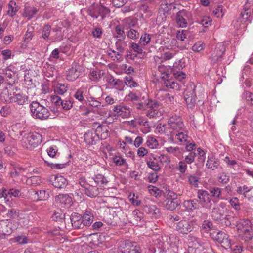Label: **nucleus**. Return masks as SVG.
I'll list each match as a JSON object with an SVG mask.
<instances>
[{"mask_svg":"<svg viewBox=\"0 0 253 253\" xmlns=\"http://www.w3.org/2000/svg\"><path fill=\"white\" fill-rule=\"evenodd\" d=\"M212 219L217 223L228 226L231 225L232 219L234 217L232 211L226 208V204L221 202L213 207L211 212Z\"/></svg>","mask_w":253,"mask_h":253,"instance_id":"f257e3e1","label":"nucleus"},{"mask_svg":"<svg viewBox=\"0 0 253 253\" xmlns=\"http://www.w3.org/2000/svg\"><path fill=\"white\" fill-rule=\"evenodd\" d=\"M29 107L32 116L40 120L47 119L50 115L49 110L38 101H33Z\"/></svg>","mask_w":253,"mask_h":253,"instance_id":"f03ea898","label":"nucleus"},{"mask_svg":"<svg viewBox=\"0 0 253 253\" xmlns=\"http://www.w3.org/2000/svg\"><path fill=\"white\" fill-rule=\"evenodd\" d=\"M169 66H166L164 65H161L158 67V70L161 74V78L164 82V84L167 88L179 90L180 85L173 79H169L170 73L169 69Z\"/></svg>","mask_w":253,"mask_h":253,"instance_id":"7ed1b4c3","label":"nucleus"},{"mask_svg":"<svg viewBox=\"0 0 253 253\" xmlns=\"http://www.w3.org/2000/svg\"><path fill=\"white\" fill-rule=\"evenodd\" d=\"M238 231L241 239L246 244L253 238V227L249 220H242L238 225Z\"/></svg>","mask_w":253,"mask_h":253,"instance_id":"20e7f679","label":"nucleus"},{"mask_svg":"<svg viewBox=\"0 0 253 253\" xmlns=\"http://www.w3.org/2000/svg\"><path fill=\"white\" fill-rule=\"evenodd\" d=\"M197 225V222L194 219L183 220L177 223L174 228L178 233L187 234L191 232Z\"/></svg>","mask_w":253,"mask_h":253,"instance_id":"39448f33","label":"nucleus"},{"mask_svg":"<svg viewBox=\"0 0 253 253\" xmlns=\"http://www.w3.org/2000/svg\"><path fill=\"white\" fill-rule=\"evenodd\" d=\"M225 50V46L223 43H218L210 58L211 63L215 65L220 63L223 60Z\"/></svg>","mask_w":253,"mask_h":253,"instance_id":"423d86ee","label":"nucleus"},{"mask_svg":"<svg viewBox=\"0 0 253 253\" xmlns=\"http://www.w3.org/2000/svg\"><path fill=\"white\" fill-rule=\"evenodd\" d=\"M42 136L37 132H32L28 134L24 139V142L27 148L33 149L42 142Z\"/></svg>","mask_w":253,"mask_h":253,"instance_id":"0eeeda50","label":"nucleus"},{"mask_svg":"<svg viewBox=\"0 0 253 253\" xmlns=\"http://www.w3.org/2000/svg\"><path fill=\"white\" fill-rule=\"evenodd\" d=\"M168 126L170 129L175 132L183 131L185 129L182 118L177 115L172 116L169 118Z\"/></svg>","mask_w":253,"mask_h":253,"instance_id":"6e6552de","label":"nucleus"},{"mask_svg":"<svg viewBox=\"0 0 253 253\" xmlns=\"http://www.w3.org/2000/svg\"><path fill=\"white\" fill-rule=\"evenodd\" d=\"M121 249L125 253H142L140 247L137 243L128 240L121 241Z\"/></svg>","mask_w":253,"mask_h":253,"instance_id":"1a4fd4ad","label":"nucleus"},{"mask_svg":"<svg viewBox=\"0 0 253 253\" xmlns=\"http://www.w3.org/2000/svg\"><path fill=\"white\" fill-rule=\"evenodd\" d=\"M103 128V126L100 125L97 127L96 130L93 129L88 130L84 135V139L85 142L89 145L95 144L100 138L97 132L100 130L102 129Z\"/></svg>","mask_w":253,"mask_h":253,"instance_id":"9d476101","label":"nucleus"},{"mask_svg":"<svg viewBox=\"0 0 253 253\" xmlns=\"http://www.w3.org/2000/svg\"><path fill=\"white\" fill-rule=\"evenodd\" d=\"M191 17L190 12L185 10H180L176 14V20L177 25L181 28L186 27Z\"/></svg>","mask_w":253,"mask_h":253,"instance_id":"9b49d317","label":"nucleus"},{"mask_svg":"<svg viewBox=\"0 0 253 253\" xmlns=\"http://www.w3.org/2000/svg\"><path fill=\"white\" fill-rule=\"evenodd\" d=\"M160 103L157 101L151 99L148 106V110L146 113V115L150 118H157L161 116L162 113L159 111V107Z\"/></svg>","mask_w":253,"mask_h":253,"instance_id":"f8f14e48","label":"nucleus"},{"mask_svg":"<svg viewBox=\"0 0 253 253\" xmlns=\"http://www.w3.org/2000/svg\"><path fill=\"white\" fill-rule=\"evenodd\" d=\"M170 194L169 197L165 199L162 202L163 206L167 209L173 211L175 210L176 207L180 204V201L176 197V195L172 193Z\"/></svg>","mask_w":253,"mask_h":253,"instance_id":"ddd939ff","label":"nucleus"},{"mask_svg":"<svg viewBox=\"0 0 253 253\" xmlns=\"http://www.w3.org/2000/svg\"><path fill=\"white\" fill-rule=\"evenodd\" d=\"M213 239L218 242L223 248L229 249L231 246V240L229 235L222 231H219L214 236Z\"/></svg>","mask_w":253,"mask_h":253,"instance_id":"4468645a","label":"nucleus"},{"mask_svg":"<svg viewBox=\"0 0 253 253\" xmlns=\"http://www.w3.org/2000/svg\"><path fill=\"white\" fill-rule=\"evenodd\" d=\"M197 197L203 207L211 208V198L210 194L205 190H198Z\"/></svg>","mask_w":253,"mask_h":253,"instance_id":"2eb2a0df","label":"nucleus"},{"mask_svg":"<svg viewBox=\"0 0 253 253\" xmlns=\"http://www.w3.org/2000/svg\"><path fill=\"white\" fill-rule=\"evenodd\" d=\"M113 110L116 113V115L121 117L123 118H127L130 116V110L128 107L121 104L114 106Z\"/></svg>","mask_w":253,"mask_h":253,"instance_id":"dca6fc26","label":"nucleus"},{"mask_svg":"<svg viewBox=\"0 0 253 253\" xmlns=\"http://www.w3.org/2000/svg\"><path fill=\"white\" fill-rule=\"evenodd\" d=\"M142 211L152 218H157L160 216V209L154 205L144 206Z\"/></svg>","mask_w":253,"mask_h":253,"instance_id":"f3484780","label":"nucleus"},{"mask_svg":"<svg viewBox=\"0 0 253 253\" xmlns=\"http://www.w3.org/2000/svg\"><path fill=\"white\" fill-rule=\"evenodd\" d=\"M51 181L55 187L60 189L65 188L68 184L67 179L62 175H53Z\"/></svg>","mask_w":253,"mask_h":253,"instance_id":"a211bd4d","label":"nucleus"},{"mask_svg":"<svg viewBox=\"0 0 253 253\" xmlns=\"http://www.w3.org/2000/svg\"><path fill=\"white\" fill-rule=\"evenodd\" d=\"M29 97L26 94L22 93H13V98L12 99L11 103H15L19 106H23L28 103Z\"/></svg>","mask_w":253,"mask_h":253,"instance_id":"6ab92c4d","label":"nucleus"},{"mask_svg":"<svg viewBox=\"0 0 253 253\" xmlns=\"http://www.w3.org/2000/svg\"><path fill=\"white\" fill-rule=\"evenodd\" d=\"M11 222L8 220L0 221V234L3 235H9L12 232Z\"/></svg>","mask_w":253,"mask_h":253,"instance_id":"aec40b11","label":"nucleus"},{"mask_svg":"<svg viewBox=\"0 0 253 253\" xmlns=\"http://www.w3.org/2000/svg\"><path fill=\"white\" fill-rule=\"evenodd\" d=\"M107 83L110 88H115L117 90L122 91L124 87L123 82L120 79H115L110 76L107 79Z\"/></svg>","mask_w":253,"mask_h":253,"instance_id":"412c9836","label":"nucleus"},{"mask_svg":"<svg viewBox=\"0 0 253 253\" xmlns=\"http://www.w3.org/2000/svg\"><path fill=\"white\" fill-rule=\"evenodd\" d=\"M220 163L218 159L213 156H208L206 167L208 169H211L212 170L217 169L219 166Z\"/></svg>","mask_w":253,"mask_h":253,"instance_id":"4be33fe9","label":"nucleus"},{"mask_svg":"<svg viewBox=\"0 0 253 253\" xmlns=\"http://www.w3.org/2000/svg\"><path fill=\"white\" fill-rule=\"evenodd\" d=\"M185 100L188 108L193 109L195 106L196 100V96L194 91L187 94L185 96Z\"/></svg>","mask_w":253,"mask_h":253,"instance_id":"5701e85b","label":"nucleus"},{"mask_svg":"<svg viewBox=\"0 0 253 253\" xmlns=\"http://www.w3.org/2000/svg\"><path fill=\"white\" fill-rule=\"evenodd\" d=\"M84 192L87 196L90 197H95L99 194L98 188L91 183L84 190Z\"/></svg>","mask_w":253,"mask_h":253,"instance_id":"b1692460","label":"nucleus"},{"mask_svg":"<svg viewBox=\"0 0 253 253\" xmlns=\"http://www.w3.org/2000/svg\"><path fill=\"white\" fill-rule=\"evenodd\" d=\"M93 214L90 211H85L82 216V222L85 226H90L93 221Z\"/></svg>","mask_w":253,"mask_h":253,"instance_id":"393cba45","label":"nucleus"},{"mask_svg":"<svg viewBox=\"0 0 253 253\" xmlns=\"http://www.w3.org/2000/svg\"><path fill=\"white\" fill-rule=\"evenodd\" d=\"M38 10L34 6H26L24 9L23 16L30 20L38 12Z\"/></svg>","mask_w":253,"mask_h":253,"instance_id":"a878e982","label":"nucleus"},{"mask_svg":"<svg viewBox=\"0 0 253 253\" xmlns=\"http://www.w3.org/2000/svg\"><path fill=\"white\" fill-rule=\"evenodd\" d=\"M51 30V27L49 25L46 24L44 25L42 30L41 36L40 38L43 39L46 42H50V41L52 40L49 37Z\"/></svg>","mask_w":253,"mask_h":253,"instance_id":"bb28decb","label":"nucleus"},{"mask_svg":"<svg viewBox=\"0 0 253 253\" xmlns=\"http://www.w3.org/2000/svg\"><path fill=\"white\" fill-rule=\"evenodd\" d=\"M198 201L196 199L185 200L183 202V206L189 210H194L199 208Z\"/></svg>","mask_w":253,"mask_h":253,"instance_id":"cd10ccee","label":"nucleus"},{"mask_svg":"<svg viewBox=\"0 0 253 253\" xmlns=\"http://www.w3.org/2000/svg\"><path fill=\"white\" fill-rule=\"evenodd\" d=\"M113 37L118 39L119 41H124L126 38V34L124 29L120 25L116 26L115 32L113 33Z\"/></svg>","mask_w":253,"mask_h":253,"instance_id":"c85d7f7f","label":"nucleus"},{"mask_svg":"<svg viewBox=\"0 0 253 253\" xmlns=\"http://www.w3.org/2000/svg\"><path fill=\"white\" fill-rule=\"evenodd\" d=\"M158 160L157 157H154L153 159H150V160L147 161L148 167L155 171H158L161 169V167L158 163Z\"/></svg>","mask_w":253,"mask_h":253,"instance_id":"c756f323","label":"nucleus"},{"mask_svg":"<svg viewBox=\"0 0 253 253\" xmlns=\"http://www.w3.org/2000/svg\"><path fill=\"white\" fill-rule=\"evenodd\" d=\"M157 96L160 100H164L167 102H171L173 99V97H170L169 94L165 90H159Z\"/></svg>","mask_w":253,"mask_h":253,"instance_id":"7c9ffc66","label":"nucleus"},{"mask_svg":"<svg viewBox=\"0 0 253 253\" xmlns=\"http://www.w3.org/2000/svg\"><path fill=\"white\" fill-rule=\"evenodd\" d=\"M55 200L57 203L61 204H68L71 202V198L67 194H60L55 197Z\"/></svg>","mask_w":253,"mask_h":253,"instance_id":"2f4dec72","label":"nucleus"},{"mask_svg":"<svg viewBox=\"0 0 253 253\" xmlns=\"http://www.w3.org/2000/svg\"><path fill=\"white\" fill-rule=\"evenodd\" d=\"M79 76V73L75 68L72 67L68 71L66 79L69 81H75Z\"/></svg>","mask_w":253,"mask_h":253,"instance_id":"473e14b6","label":"nucleus"},{"mask_svg":"<svg viewBox=\"0 0 253 253\" xmlns=\"http://www.w3.org/2000/svg\"><path fill=\"white\" fill-rule=\"evenodd\" d=\"M54 92L59 95H63L67 91V85L64 84H57L53 88Z\"/></svg>","mask_w":253,"mask_h":253,"instance_id":"72a5a7b5","label":"nucleus"},{"mask_svg":"<svg viewBox=\"0 0 253 253\" xmlns=\"http://www.w3.org/2000/svg\"><path fill=\"white\" fill-rule=\"evenodd\" d=\"M251 6H252V5L246 3L244 7V11L241 13V16L245 21L249 20L251 16V18H253V15H251V9L250 8Z\"/></svg>","mask_w":253,"mask_h":253,"instance_id":"f704fd0d","label":"nucleus"},{"mask_svg":"<svg viewBox=\"0 0 253 253\" xmlns=\"http://www.w3.org/2000/svg\"><path fill=\"white\" fill-rule=\"evenodd\" d=\"M210 193L211 194V197L213 198H217L218 199H222L221 192L222 189L217 187H211L209 190Z\"/></svg>","mask_w":253,"mask_h":253,"instance_id":"c9c22d12","label":"nucleus"},{"mask_svg":"<svg viewBox=\"0 0 253 253\" xmlns=\"http://www.w3.org/2000/svg\"><path fill=\"white\" fill-rule=\"evenodd\" d=\"M188 136L186 131L184 130L179 132H175V138L180 142H186L188 141Z\"/></svg>","mask_w":253,"mask_h":253,"instance_id":"e433bc0d","label":"nucleus"},{"mask_svg":"<svg viewBox=\"0 0 253 253\" xmlns=\"http://www.w3.org/2000/svg\"><path fill=\"white\" fill-rule=\"evenodd\" d=\"M168 219L169 222L171 223V225L173 226L174 228H175V225H177V223L182 220L180 216L176 214L169 215L168 216Z\"/></svg>","mask_w":253,"mask_h":253,"instance_id":"4c0bfd02","label":"nucleus"},{"mask_svg":"<svg viewBox=\"0 0 253 253\" xmlns=\"http://www.w3.org/2000/svg\"><path fill=\"white\" fill-rule=\"evenodd\" d=\"M151 99H147L144 101H140L138 103H134L136 108L140 110H146L148 108Z\"/></svg>","mask_w":253,"mask_h":253,"instance_id":"58836bf2","label":"nucleus"},{"mask_svg":"<svg viewBox=\"0 0 253 253\" xmlns=\"http://www.w3.org/2000/svg\"><path fill=\"white\" fill-rule=\"evenodd\" d=\"M8 8V14L12 17L16 15L18 10V8L16 6V3L12 1L9 3Z\"/></svg>","mask_w":253,"mask_h":253,"instance_id":"ea45409f","label":"nucleus"},{"mask_svg":"<svg viewBox=\"0 0 253 253\" xmlns=\"http://www.w3.org/2000/svg\"><path fill=\"white\" fill-rule=\"evenodd\" d=\"M1 99L7 103H11L12 99L13 98V94L12 95L9 93V91L7 89H5L3 90L1 94Z\"/></svg>","mask_w":253,"mask_h":253,"instance_id":"a19ab883","label":"nucleus"},{"mask_svg":"<svg viewBox=\"0 0 253 253\" xmlns=\"http://www.w3.org/2000/svg\"><path fill=\"white\" fill-rule=\"evenodd\" d=\"M253 187H248L246 185L239 186L237 188L236 192L238 194L245 196L249 192H250Z\"/></svg>","mask_w":253,"mask_h":253,"instance_id":"79ce46f5","label":"nucleus"},{"mask_svg":"<svg viewBox=\"0 0 253 253\" xmlns=\"http://www.w3.org/2000/svg\"><path fill=\"white\" fill-rule=\"evenodd\" d=\"M184 67V65L183 63L181 62L180 60L175 62L173 64V66L171 67H169V69L170 70V73H173L174 71H180Z\"/></svg>","mask_w":253,"mask_h":253,"instance_id":"37998d69","label":"nucleus"},{"mask_svg":"<svg viewBox=\"0 0 253 253\" xmlns=\"http://www.w3.org/2000/svg\"><path fill=\"white\" fill-rule=\"evenodd\" d=\"M87 102L89 106L98 109H100L103 106L100 102L97 101L95 98L92 97L88 98Z\"/></svg>","mask_w":253,"mask_h":253,"instance_id":"c03bdc74","label":"nucleus"},{"mask_svg":"<svg viewBox=\"0 0 253 253\" xmlns=\"http://www.w3.org/2000/svg\"><path fill=\"white\" fill-rule=\"evenodd\" d=\"M176 169L181 174L186 172L187 169V164L184 161H180L178 162L176 166Z\"/></svg>","mask_w":253,"mask_h":253,"instance_id":"a18cd8bd","label":"nucleus"},{"mask_svg":"<svg viewBox=\"0 0 253 253\" xmlns=\"http://www.w3.org/2000/svg\"><path fill=\"white\" fill-rule=\"evenodd\" d=\"M84 89L83 88H80L75 91L73 96L76 99L81 102H82L84 100Z\"/></svg>","mask_w":253,"mask_h":253,"instance_id":"49530a36","label":"nucleus"},{"mask_svg":"<svg viewBox=\"0 0 253 253\" xmlns=\"http://www.w3.org/2000/svg\"><path fill=\"white\" fill-rule=\"evenodd\" d=\"M94 182L96 184L106 185L108 183L106 178L101 174L97 175L94 179Z\"/></svg>","mask_w":253,"mask_h":253,"instance_id":"de8ad7c7","label":"nucleus"},{"mask_svg":"<svg viewBox=\"0 0 253 253\" xmlns=\"http://www.w3.org/2000/svg\"><path fill=\"white\" fill-rule=\"evenodd\" d=\"M146 145L151 149H155L158 146V142L155 138L150 137H148Z\"/></svg>","mask_w":253,"mask_h":253,"instance_id":"09e8293b","label":"nucleus"},{"mask_svg":"<svg viewBox=\"0 0 253 253\" xmlns=\"http://www.w3.org/2000/svg\"><path fill=\"white\" fill-rule=\"evenodd\" d=\"M205 44L201 41L196 42L192 47V50L195 52H199L205 48Z\"/></svg>","mask_w":253,"mask_h":253,"instance_id":"8fccbe9b","label":"nucleus"},{"mask_svg":"<svg viewBox=\"0 0 253 253\" xmlns=\"http://www.w3.org/2000/svg\"><path fill=\"white\" fill-rule=\"evenodd\" d=\"M199 179V177L195 175H189L188 176V181L189 184L196 187L198 186Z\"/></svg>","mask_w":253,"mask_h":253,"instance_id":"3c124183","label":"nucleus"},{"mask_svg":"<svg viewBox=\"0 0 253 253\" xmlns=\"http://www.w3.org/2000/svg\"><path fill=\"white\" fill-rule=\"evenodd\" d=\"M98 11L100 12L101 20H103L110 13L109 9L102 5L99 6Z\"/></svg>","mask_w":253,"mask_h":253,"instance_id":"603ef678","label":"nucleus"},{"mask_svg":"<svg viewBox=\"0 0 253 253\" xmlns=\"http://www.w3.org/2000/svg\"><path fill=\"white\" fill-rule=\"evenodd\" d=\"M150 35L147 33H144L141 35L139 40V43L141 45H146L150 42Z\"/></svg>","mask_w":253,"mask_h":253,"instance_id":"864d4df0","label":"nucleus"},{"mask_svg":"<svg viewBox=\"0 0 253 253\" xmlns=\"http://www.w3.org/2000/svg\"><path fill=\"white\" fill-rule=\"evenodd\" d=\"M196 156V154L194 152H190L188 155L185 156L184 162H185L187 164H191L195 161V158Z\"/></svg>","mask_w":253,"mask_h":253,"instance_id":"5fc2aeb1","label":"nucleus"},{"mask_svg":"<svg viewBox=\"0 0 253 253\" xmlns=\"http://www.w3.org/2000/svg\"><path fill=\"white\" fill-rule=\"evenodd\" d=\"M126 36L128 38L131 39H137L139 37V32L133 29L130 28V30L126 32Z\"/></svg>","mask_w":253,"mask_h":253,"instance_id":"6e6d98bb","label":"nucleus"},{"mask_svg":"<svg viewBox=\"0 0 253 253\" xmlns=\"http://www.w3.org/2000/svg\"><path fill=\"white\" fill-rule=\"evenodd\" d=\"M98 10L99 6L90 8L88 10V15L93 18L97 19L100 15V12L98 11Z\"/></svg>","mask_w":253,"mask_h":253,"instance_id":"4d7b16f0","label":"nucleus"},{"mask_svg":"<svg viewBox=\"0 0 253 253\" xmlns=\"http://www.w3.org/2000/svg\"><path fill=\"white\" fill-rule=\"evenodd\" d=\"M242 98L246 100L251 105H253V94L252 93L245 91L242 94Z\"/></svg>","mask_w":253,"mask_h":253,"instance_id":"13d9d810","label":"nucleus"},{"mask_svg":"<svg viewBox=\"0 0 253 253\" xmlns=\"http://www.w3.org/2000/svg\"><path fill=\"white\" fill-rule=\"evenodd\" d=\"M89 77L91 81L98 82L101 77V72L93 71L89 74Z\"/></svg>","mask_w":253,"mask_h":253,"instance_id":"bf43d9fd","label":"nucleus"},{"mask_svg":"<svg viewBox=\"0 0 253 253\" xmlns=\"http://www.w3.org/2000/svg\"><path fill=\"white\" fill-rule=\"evenodd\" d=\"M139 96L135 92L131 91L126 96L127 101L135 102L139 100Z\"/></svg>","mask_w":253,"mask_h":253,"instance_id":"052dcab7","label":"nucleus"},{"mask_svg":"<svg viewBox=\"0 0 253 253\" xmlns=\"http://www.w3.org/2000/svg\"><path fill=\"white\" fill-rule=\"evenodd\" d=\"M113 162L117 166L127 165L126 159L119 156H116L113 158Z\"/></svg>","mask_w":253,"mask_h":253,"instance_id":"680f3d73","label":"nucleus"},{"mask_svg":"<svg viewBox=\"0 0 253 253\" xmlns=\"http://www.w3.org/2000/svg\"><path fill=\"white\" fill-rule=\"evenodd\" d=\"M125 83L126 85L130 87H134L138 85L137 84L133 81L132 78L130 76H126L125 78Z\"/></svg>","mask_w":253,"mask_h":253,"instance_id":"e2e57ef3","label":"nucleus"},{"mask_svg":"<svg viewBox=\"0 0 253 253\" xmlns=\"http://www.w3.org/2000/svg\"><path fill=\"white\" fill-rule=\"evenodd\" d=\"M229 203L231 206L237 211L240 210V206L239 199L237 197H233L229 200Z\"/></svg>","mask_w":253,"mask_h":253,"instance_id":"0e129e2a","label":"nucleus"},{"mask_svg":"<svg viewBox=\"0 0 253 253\" xmlns=\"http://www.w3.org/2000/svg\"><path fill=\"white\" fill-rule=\"evenodd\" d=\"M125 22L130 28L135 27L137 24V19L135 18L130 17L125 19Z\"/></svg>","mask_w":253,"mask_h":253,"instance_id":"69168bd1","label":"nucleus"},{"mask_svg":"<svg viewBox=\"0 0 253 253\" xmlns=\"http://www.w3.org/2000/svg\"><path fill=\"white\" fill-rule=\"evenodd\" d=\"M174 78L179 81H182L183 79L186 78V75L183 72L174 71V72L172 73Z\"/></svg>","mask_w":253,"mask_h":253,"instance_id":"338daca9","label":"nucleus"},{"mask_svg":"<svg viewBox=\"0 0 253 253\" xmlns=\"http://www.w3.org/2000/svg\"><path fill=\"white\" fill-rule=\"evenodd\" d=\"M50 99L52 103L56 105L57 107L61 106V105L62 103V100L60 97L57 95H51Z\"/></svg>","mask_w":253,"mask_h":253,"instance_id":"774afa93","label":"nucleus"}]
</instances>
